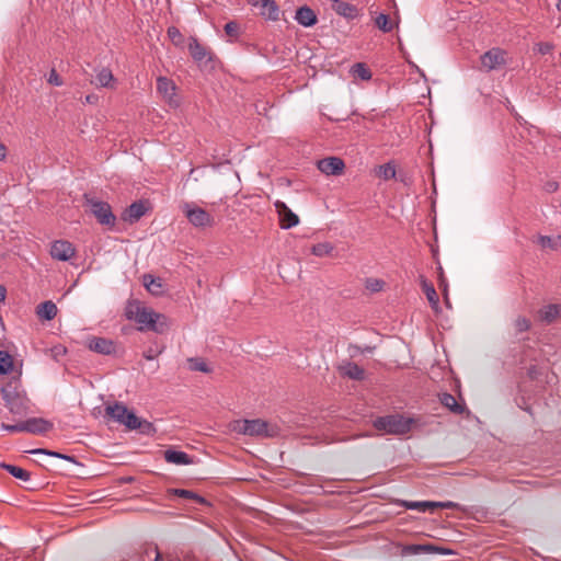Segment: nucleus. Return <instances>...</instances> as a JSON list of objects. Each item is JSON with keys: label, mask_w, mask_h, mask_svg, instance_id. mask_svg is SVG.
<instances>
[{"label": "nucleus", "mask_w": 561, "mask_h": 561, "mask_svg": "<svg viewBox=\"0 0 561 561\" xmlns=\"http://www.w3.org/2000/svg\"><path fill=\"white\" fill-rule=\"evenodd\" d=\"M342 375L347 376L353 380H363L365 371L357 364L347 362L340 367Z\"/></svg>", "instance_id": "nucleus-23"}, {"label": "nucleus", "mask_w": 561, "mask_h": 561, "mask_svg": "<svg viewBox=\"0 0 561 561\" xmlns=\"http://www.w3.org/2000/svg\"><path fill=\"white\" fill-rule=\"evenodd\" d=\"M171 492L180 497L194 500L197 503L206 504V500L202 497L201 495L194 493L193 491L185 490V489H173Z\"/></svg>", "instance_id": "nucleus-33"}, {"label": "nucleus", "mask_w": 561, "mask_h": 561, "mask_svg": "<svg viewBox=\"0 0 561 561\" xmlns=\"http://www.w3.org/2000/svg\"><path fill=\"white\" fill-rule=\"evenodd\" d=\"M187 362H188V368L193 371H202V373L210 371L207 364L202 358L192 357V358H188Z\"/></svg>", "instance_id": "nucleus-37"}, {"label": "nucleus", "mask_w": 561, "mask_h": 561, "mask_svg": "<svg viewBox=\"0 0 561 561\" xmlns=\"http://www.w3.org/2000/svg\"><path fill=\"white\" fill-rule=\"evenodd\" d=\"M557 9L561 12V0H558V2H557Z\"/></svg>", "instance_id": "nucleus-55"}, {"label": "nucleus", "mask_w": 561, "mask_h": 561, "mask_svg": "<svg viewBox=\"0 0 561 561\" xmlns=\"http://www.w3.org/2000/svg\"><path fill=\"white\" fill-rule=\"evenodd\" d=\"M247 1L252 7H259L261 4V0H247Z\"/></svg>", "instance_id": "nucleus-52"}, {"label": "nucleus", "mask_w": 561, "mask_h": 561, "mask_svg": "<svg viewBox=\"0 0 561 561\" xmlns=\"http://www.w3.org/2000/svg\"><path fill=\"white\" fill-rule=\"evenodd\" d=\"M434 504H435L434 508H438V507H440V508H454L457 505L456 503L449 502V501L448 502H434Z\"/></svg>", "instance_id": "nucleus-48"}, {"label": "nucleus", "mask_w": 561, "mask_h": 561, "mask_svg": "<svg viewBox=\"0 0 561 561\" xmlns=\"http://www.w3.org/2000/svg\"><path fill=\"white\" fill-rule=\"evenodd\" d=\"M182 210L187 220L196 228L210 227L214 224V218L205 209L193 203H185Z\"/></svg>", "instance_id": "nucleus-7"}, {"label": "nucleus", "mask_w": 561, "mask_h": 561, "mask_svg": "<svg viewBox=\"0 0 561 561\" xmlns=\"http://www.w3.org/2000/svg\"><path fill=\"white\" fill-rule=\"evenodd\" d=\"M1 467L16 479L22 481H28L31 479V473L18 466L1 463Z\"/></svg>", "instance_id": "nucleus-31"}, {"label": "nucleus", "mask_w": 561, "mask_h": 561, "mask_svg": "<svg viewBox=\"0 0 561 561\" xmlns=\"http://www.w3.org/2000/svg\"><path fill=\"white\" fill-rule=\"evenodd\" d=\"M538 47V51L541 54V55H546V54H549L552 49H553V45L550 44V43H539L537 45Z\"/></svg>", "instance_id": "nucleus-46"}, {"label": "nucleus", "mask_w": 561, "mask_h": 561, "mask_svg": "<svg viewBox=\"0 0 561 561\" xmlns=\"http://www.w3.org/2000/svg\"><path fill=\"white\" fill-rule=\"evenodd\" d=\"M84 199L89 210L94 215L101 225L108 227H113L115 225L116 217L112 213V208L108 203L99 201L88 195H84Z\"/></svg>", "instance_id": "nucleus-6"}, {"label": "nucleus", "mask_w": 561, "mask_h": 561, "mask_svg": "<svg viewBox=\"0 0 561 561\" xmlns=\"http://www.w3.org/2000/svg\"><path fill=\"white\" fill-rule=\"evenodd\" d=\"M506 51L501 48H492L481 56V66L485 71L501 68L506 64Z\"/></svg>", "instance_id": "nucleus-9"}, {"label": "nucleus", "mask_w": 561, "mask_h": 561, "mask_svg": "<svg viewBox=\"0 0 561 561\" xmlns=\"http://www.w3.org/2000/svg\"><path fill=\"white\" fill-rule=\"evenodd\" d=\"M260 14L271 21L279 20V8L274 0H261Z\"/></svg>", "instance_id": "nucleus-18"}, {"label": "nucleus", "mask_w": 561, "mask_h": 561, "mask_svg": "<svg viewBox=\"0 0 561 561\" xmlns=\"http://www.w3.org/2000/svg\"><path fill=\"white\" fill-rule=\"evenodd\" d=\"M146 214V206L142 202L133 203L124 213L123 219L130 222L139 220Z\"/></svg>", "instance_id": "nucleus-21"}, {"label": "nucleus", "mask_w": 561, "mask_h": 561, "mask_svg": "<svg viewBox=\"0 0 561 561\" xmlns=\"http://www.w3.org/2000/svg\"><path fill=\"white\" fill-rule=\"evenodd\" d=\"M89 348L99 354L110 355L115 352V344L105 337H92L89 341Z\"/></svg>", "instance_id": "nucleus-16"}, {"label": "nucleus", "mask_w": 561, "mask_h": 561, "mask_svg": "<svg viewBox=\"0 0 561 561\" xmlns=\"http://www.w3.org/2000/svg\"><path fill=\"white\" fill-rule=\"evenodd\" d=\"M5 407L13 414H24L28 409V399L19 391L18 381H11L1 388Z\"/></svg>", "instance_id": "nucleus-4"}, {"label": "nucleus", "mask_w": 561, "mask_h": 561, "mask_svg": "<svg viewBox=\"0 0 561 561\" xmlns=\"http://www.w3.org/2000/svg\"><path fill=\"white\" fill-rule=\"evenodd\" d=\"M105 414L115 422L125 425L128 430H139L140 433L149 435L154 432L152 423L139 419L133 411L121 402L105 407Z\"/></svg>", "instance_id": "nucleus-2"}, {"label": "nucleus", "mask_w": 561, "mask_h": 561, "mask_svg": "<svg viewBox=\"0 0 561 561\" xmlns=\"http://www.w3.org/2000/svg\"><path fill=\"white\" fill-rule=\"evenodd\" d=\"M144 286L153 295H159L161 293L162 284L159 278H154L150 274H145L142 276Z\"/></svg>", "instance_id": "nucleus-28"}, {"label": "nucleus", "mask_w": 561, "mask_h": 561, "mask_svg": "<svg viewBox=\"0 0 561 561\" xmlns=\"http://www.w3.org/2000/svg\"><path fill=\"white\" fill-rule=\"evenodd\" d=\"M559 239H552L551 237H548V236H540L539 237V243L542 248H550V249H554L557 248L558 243H559Z\"/></svg>", "instance_id": "nucleus-41"}, {"label": "nucleus", "mask_w": 561, "mask_h": 561, "mask_svg": "<svg viewBox=\"0 0 561 561\" xmlns=\"http://www.w3.org/2000/svg\"><path fill=\"white\" fill-rule=\"evenodd\" d=\"M114 82V76L108 68H101L96 73L95 81H92V83L101 88H113Z\"/></svg>", "instance_id": "nucleus-24"}, {"label": "nucleus", "mask_w": 561, "mask_h": 561, "mask_svg": "<svg viewBox=\"0 0 561 561\" xmlns=\"http://www.w3.org/2000/svg\"><path fill=\"white\" fill-rule=\"evenodd\" d=\"M440 403L455 414H462L466 410V407L463 404L458 403L456 398L450 393H444L440 397Z\"/></svg>", "instance_id": "nucleus-26"}, {"label": "nucleus", "mask_w": 561, "mask_h": 561, "mask_svg": "<svg viewBox=\"0 0 561 561\" xmlns=\"http://www.w3.org/2000/svg\"><path fill=\"white\" fill-rule=\"evenodd\" d=\"M333 245L329 242H321L312 245L311 253L316 256L323 257L328 256L333 251Z\"/></svg>", "instance_id": "nucleus-32"}, {"label": "nucleus", "mask_w": 561, "mask_h": 561, "mask_svg": "<svg viewBox=\"0 0 561 561\" xmlns=\"http://www.w3.org/2000/svg\"><path fill=\"white\" fill-rule=\"evenodd\" d=\"M75 248L69 241L57 240L51 244L50 255L58 261H68L75 255Z\"/></svg>", "instance_id": "nucleus-12"}, {"label": "nucleus", "mask_w": 561, "mask_h": 561, "mask_svg": "<svg viewBox=\"0 0 561 561\" xmlns=\"http://www.w3.org/2000/svg\"><path fill=\"white\" fill-rule=\"evenodd\" d=\"M125 317L137 323L138 331H152L161 334L167 329L165 317L138 300H129L126 304Z\"/></svg>", "instance_id": "nucleus-1"}, {"label": "nucleus", "mask_w": 561, "mask_h": 561, "mask_svg": "<svg viewBox=\"0 0 561 561\" xmlns=\"http://www.w3.org/2000/svg\"><path fill=\"white\" fill-rule=\"evenodd\" d=\"M95 99H96V98H95L94 95H87V96H85V102H87V103H93Z\"/></svg>", "instance_id": "nucleus-53"}, {"label": "nucleus", "mask_w": 561, "mask_h": 561, "mask_svg": "<svg viewBox=\"0 0 561 561\" xmlns=\"http://www.w3.org/2000/svg\"><path fill=\"white\" fill-rule=\"evenodd\" d=\"M47 81H48V83L56 85V87H60L64 83L61 78L59 77V75L57 73V71L55 69L50 70Z\"/></svg>", "instance_id": "nucleus-44"}, {"label": "nucleus", "mask_w": 561, "mask_h": 561, "mask_svg": "<svg viewBox=\"0 0 561 561\" xmlns=\"http://www.w3.org/2000/svg\"><path fill=\"white\" fill-rule=\"evenodd\" d=\"M168 36L169 38L171 39V42L176 46V47H183L184 46V43H185V39H184V36L182 35V33L180 32V30L175 26H170L168 28Z\"/></svg>", "instance_id": "nucleus-36"}, {"label": "nucleus", "mask_w": 561, "mask_h": 561, "mask_svg": "<svg viewBox=\"0 0 561 561\" xmlns=\"http://www.w3.org/2000/svg\"><path fill=\"white\" fill-rule=\"evenodd\" d=\"M154 561H163V560H162L161 556L159 553H157Z\"/></svg>", "instance_id": "nucleus-56"}, {"label": "nucleus", "mask_w": 561, "mask_h": 561, "mask_svg": "<svg viewBox=\"0 0 561 561\" xmlns=\"http://www.w3.org/2000/svg\"><path fill=\"white\" fill-rule=\"evenodd\" d=\"M371 350H373L371 347H366V348L364 350V352H370Z\"/></svg>", "instance_id": "nucleus-57"}, {"label": "nucleus", "mask_w": 561, "mask_h": 561, "mask_svg": "<svg viewBox=\"0 0 561 561\" xmlns=\"http://www.w3.org/2000/svg\"><path fill=\"white\" fill-rule=\"evenodd\" d=\"M447 554L448 551L444 548L436 547L431 543L425 545H408L402 548L403 556H416V554Z\"/></svg>", "instance_id": "nucleus-13"}, {"label": "nucleus", "mask_w": 561, "mask_h": 561, "mask_svg": "<svg viewBox=\"0 0 561 561\" xmlns=\"http://www.w3.org/2000/svg\"><path fill=\"white\" fill-rule=\"evenodd\" d=\"M422 287L432 308L437 309L439 299L434 286L422 279Z\"/></svg>", "instance_id": "nucleus-30"}, {"label": "nucleus", "mask_w": 561, "mask_h": 561, "mask_svg": "<svg viewBox=\"0 0 561 561\" xmlns=\"http://www.w3.org/2000/svg\"><path fill=\"white\" fill-rule=\"evenodd\" d=\"M548 191H556L557 190V184L556 183H551V184H548Z\"/></svg>", "instance_id": "nucleus-54"}, {"label": "nucleus", "mask_w": 561, "mask_h": 561, "mask_svg": "<svg viewBox=\"0 0 561 561\" xmlns=\"http://www.w3.org/2000/svg\"><path fill=\"white\" fill-rule=\"evenodd\" d=\"M239 26L236 22H229L225 25V31L229 36H236L238 34Z\"/></svg>", "instance_id": "nucleus-45"}, {"label": "nucleus", "mask_w": 561, "mask_h": 561, "mask_svg": "<svg viewBox=\"0 0 561 561\" xmlns=\"http://www.w3.org/2000/svg\"><path fill=\"white\" fill-rule=\"evenodd\" d=\"M375 23L379 30L382 32H390L392 30V23L389 20V16L387 14L380 13L376 20Z\"/></svg>", "instance_id": "nucleus-39"}, {"label": "nucleus", "mask_w": 561, "mask_h": 561, "mask_svg": "<svg viewBox=\"0 0 561 561\" xmlns=\"http://www.w3.org/2000/svg\"><path fill=\"white\" fill-rule=\"evenodd\" d=\"M331 1H332V2H334V4H335L336 2H339V0H331Z\"/></svg>", "instance_id": "nucleus-58"}, {"label": "nucleus", "mask_w": 561, "mask_h": 561, "mask_svg": "<svg viewBox=\"0 0 561 561\" xmlns=\"http://www.w3.org/2000/svg\"><path fill=\"white\" fill-rule=\"evenodd\" d=\"M400 505H402L407 510L426 512V511H433L435 504H434V502H431V501H421V502L401 501Z\"/></svg>", "instance_id": "nucleus-27"}, {"label": "nucleus", "mask_w": 561, "mask_h": 561, "mask_svg": "<svg viewBox=\"0 0 561 561\" xmlns=\"http://www.w3.org/2000/svg\"><path fill=\"white\" fill-rule=\"evenodd\" d=\"M317 167L325 175H340L344 171L345 163L341 158L329 157L319 160Z\"/></svg>", "instance_id": "nucleus-11"}, {"label": "nucleus", "mask_w": 561, "mask_h": 561, "mask_svg": "<svg viewBox=\"0 0 561 561\" xmlns=\"http://www.w3.org/2000/svg\"><path fill=\"white\" fill-rule=\"evenodd\" d=\"M7 298V288L3 285H0V301H4Z\"/></svg>", "instance_id": "nucleus-50"}, {"label": "nucleus", "mask_w": 561, "mask_h": 561, "mask_svg": "<svg viewBox=\"0 0 561 561\" xmlns=\"http://www.w3.org/2000/svg\"><path fill=\"white\" fill-rule=\"evenodd\" d=\"M157 91L170 107L178 108L180 106L181 101L176 93V85L171 79L159 77L157 79Z\"/></svg>", "instance_id": "nucleus-8"}, {"label": "nucleus", "mask_w": 561, "mask_h": 561, "mask_svg": "<svg viewBox=\"0 0 561 561\" xmlns=\"http://www.w3.org/2000/svg\"><path fill=\"white\" fill-rule=\"evenodd\" d=\"M30 453L34 454V455L42 454V455H46V456H50V457H56V458H60V459H65V460L75 462V458L71 457V456L64 455V454H60V453H57V451H51V450L44 449V448L33 449Z\"/></svg>", "instance_id": "nucleus-38"}, {"label": "nucleus", "mask_w": 561, "mask_h": 561, "mask_svg": "<svg viewBox=\"0 0 561 561\" xmlns=\"http://www.w3.org/2000/svg\"><path fill=\"white\" fill-rule=\"evenodd\" d=\"M188 51L192 58L198 64L211 59V51L203 46L195 37L190 38Z\"/></svg>", "instance_id": "nucleus-14"}, {"label": "nucleus", "mask_w": 561, "mask_h": 561, "mask_svg": "<svg viewBox=\"0 0 561 561\" xmlns=\"http://www.w3.org/2000/svg\"><path fill=\"white\" fill-rule=\"evenodd\" d=\"M514 328L517 333L526 332L530 329V321L525 317H518L514 321Z\"/></svg>", "instance_id": "nucleus-40"}, {"label": "nucleus", "mask_w": 561, "mask_h": 561, "mask_svg": "<svg viewBox=\"0 0 561 561\" xmlns=\"http://www.w3.org/2000/svg\"><path fill=\"white\" fill-rule=\"evenodd\" d=\"M439 270H442V267H439ZM439 287L443 289V293H444V296H445L446 304H448V298H447V283H446V279H445V277H444L443 271H440V273H439Z\"/></svg>", "instance_id": "nucleus-47"}, {"label": "nucleus", "mask_w": 561, "mask_h": 561, "mask_svg": "<svg viewBox=\"0 0 561 561\" xmlns=\"http://www.w3.org/2000/svg\"><path fill=\"white\" fill-rule=\"evenodd\" d=\"M13 367V357L7 351H0V375L10 374Z\"/></svg>", "instance_id": "nucleus-29"}, {"label": "nucleus", "mask_w": 561, "mask_h": 561, "mask_svg": "<svg viewBox=\"0 0 561 561\" xmlns=\"http://www.w3.org/2000/svg\"><path fill=\"white\" fill-rule=\"evenodd\" d=\"M383 282L376 278H369L366 280V288L373 293H377L382 289Z\"/></svg>", "instance_id": "nucleus-42"}, {"label": "nucleus", "mask_w": 561, "mask_h": 561, "mask_svg": "<svg viewBox=\"0 0 561 561\" xmlns=\"http://www.w3.org/2000/svg\"><path fill=\"white\" fill-rule=\"evenodd\" d=\"M376 173L383 180H390L396 176V167L393 163L389 162L383 165H379Z\"/></svg>", "instance_id": "nucleus-34"}, {"label": "nucleus", "mask_w": 561, "mask_h": 561, "mask_svg": "<svg viewBox=\"0 0 561 561\" xmlns=\"http://www.w3.org/2000/svg\"><path fill=\"white\" fill-rule=\"evenodd\" d=\"M413 420L402 415H386L374 421L376 430L393 435H403L410 432Z\"/></svg>", "instance_id": "nucleus-5"}, {"label": "nucleus", "mask_w": 561, "mask_h": 561, "mask_svg": "<svg viewBox=\"0 0 561 561\" xmlns=\"http://www.w3.org/2000/svg\"><path fill=\"white\" fill-rule=\"evenodd\" d=\"M561 314L560 305H548L539 310V318L546 323L553 322Z\"/></svg>", "instance_id": "nucleus-25"}, {"label": "nucleus", "mask_w": 561, "mask_h": 561, "mask_svg": "<svg viewBox=\"0 0 561 561\" xmlns=\"http://www.w3.org/2000/svg\"><path fill=\"white\" fill-rule=\"evenodd\" d=\"M283 229H290L299 224L298 216L282 201L274 203Z\"/></svg>", "instance_id": "nucleus-10"}, {"label": "nucleus", "mask_w": 561, "mask_h": 561, "mask_svg": "<svg viewBox=\"0 0 561 561\" xmlns=\"http://www.w3.org/2000/svg\"><path fill=\"white\" fill-rule=\"evenodd\" d=\"M333 10L341 16L353 20L356 19L359 14L358 9L348 2L340 1L333 4Z\"/></svg>", "instance_id": "nucleus-19"}, {"label": "nucleus", "mask_w": 561, "mask_h": 561, "mask_svg": "<svg viewBox=\"0 0 561 561\" xmlns=\"http://www.w3.org/2000/svg\"><path fill=\"white\" fill-rule=\"evenodd\" d=\"M57 311V306L50 300L39 304L36 308V314L38 318L47 321L53 320L56 317Z\"/></svg>", "instance_id": "nucleus-22"}, {"label": "nucleus", "mask_w": 561, "mask_h": 561, "mask_svg": "<svg viewBox=\"0 0 561 561\" xmlns=\"http://www.w3.org/2000/svg\"><path fill=\"white\" fill-rule=\"evenodd\" d=\"M295 20L298 24L305 27H310L318 21L314 11L307 5H304L296 11Z\"/></svg>", "instance_id": "nucleus-17"}, {"label": "nucleus", "mask_w": 561, "mask_h": 561, "mask_svg": "<svg viewBox=\"0 0 561 561\" xmlns=\"http://www.w3.org/2000/svg\"><path fill=\"white\" fill-rule=\"evenodd\" d=\"M156 356H157V354L151 348L144 353V357L147 360H152L156 358Z\"/></svg>", "instance_id": "nucleus-49"}, {"label": "nucleus", "mask_w": 561, "mask_h": 561, "mask_svg": "<svg viewBox=\"0 0 561 561\" xmlns=\"http://www.w3.org/2000/svg\"><path fill=\"white\" fill-rule=\"evenodd\" d=\"M1 427L8 432H11V433H20V432H25V428H24V421L23 422H20V423H16V424H13V425H9V424H2Z\"/></svg>", "instance_id": "nucleus-43"}, {"label": "nucleus", "mask_w": 561, "mask_h": 561, "mask_svg": "<svg viewBox=\"0 0 561 561\" xmlns=\"http://www.w3.org/2000/svg\"><path fill=\"white\" fill-rule=\"evenodd\" d=\"M233 432L256 438H273L280 434V428L261 419L238 420L231 425Z\"/></svg>", "instance_id": "nucleus-3"}, {"label": "nucleus", "mask_w": 561, "mask_h": 561, "mask_svg": "<svg viewBox=\"0 0 561 561\" xmlns=\"http://www.w3.org/2000/svg\"><path fill=\"white\" fill-rule=\"evenodd\" d=\"M7 156V149L4 145L0 142V161H2Z\"/></svg>", "instance_id": "nucleus-51"}, {"label": "nucleus", "mask_w": 561, "mask_h": 561, "mask_svg": "<svg viewBox=\"0 0 561 561\" xmlns=\"http://www.w3.org/2000/svg\"><path fill=\"white\" fill-rule=\"evenodd\" d=\"M24 428L26 433L39 435L50 431L53 424L43 417H31L24 421Z\"/></svg>", "instance_id": "nucleus-15"}, {"label": "nucleus", "mask_w": 561, "mask_h": 561, "mask_svg": "<svg viewBox=\"0 0 561 561\" xmlns=\"http://www.w3.org/2000/svg\"><path fill=\"white\" fill-rule=\"evenodd\" d=\"M164 459L167 462L174 465H190L193 462L186 453L175 449H167L164 451Z\"/></svg>", "instance_id": "nucleus-20"}, {"label": "nucleus", "mask_w": 561, "mask_h": 561, "mask_svg": "<svg viewBox=\"0 0 561 561\" xmlns=\"http://www.w3.org/2000/svg\"><path fill=\"white\" fill-rule=\"evenodd\" d=\"M352 73L362 80H369L371 78L370 70L362 62H357L352 67Z\"/></svg>", "instance_id": "nucleus-35"}]
</instances>
